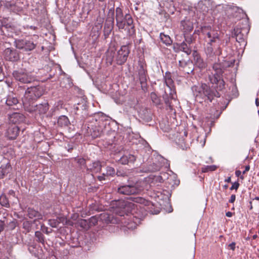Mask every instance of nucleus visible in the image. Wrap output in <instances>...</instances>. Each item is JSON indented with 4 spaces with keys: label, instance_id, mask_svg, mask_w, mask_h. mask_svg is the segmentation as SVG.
I'll list each match as a JSON object with an SVG mask.
<instances>
[{
    "label": "nucleus",
    "instance_id": "nucleus-1",
    "mask_svg": "<svg viewBox=\"0 0 259 259\" xmlns=\"http://www.w3.org/2000/svg\"><path fill=\"white\" fill-rule=\"evenodd\" d=\"M113 205L115 206L114 213L115 214L102 213L99 215L100 221L107 224L125 223L122 217L125 215L127 216L134 208V204L127 200H118L115 201Z\"/></svg>",
    "mask_w": 259,
    "mask_h": 259
},
{
    "label": "nucleus",
    "instance_id": "nucleus-2",
    "mask_svg": "<svg viewBox=\"0 0 259 259\" xmlns=\"http://www.w3.org/2000/svg\"><path fill=\"white\" fill-rule=\"evenodd\" d=\"M201 32L204 36L206 42L204 51L208 58H213L222 54L221 45L222 44L220 34L217 31L212 29L210 26L201 27Z\"/></svg>",
    "mask_w": 259,
    "mask_h": 259
},
{
    "label": "nucleus",
    "instance_id": "nucleus-3",
    "mask_svg": "<svg viewBox=\"0 0 259 259\" xmlns=\"http://www.w3.org/2000/svg\"><path fill=\"white\" fill-rule=\"evenodd\" d=\"M44 92L43 87L39 85L28 88L22 99L25 110L29 113L33 110L32 105L38 98L40 97Z\"/></svg>",
    "mask_w": 259,
    "mask_h": 259
},
{
    "label": "nucleus",
    "instance_id": "nucleus-4",
    "mask_svg": "<svg viewBox=\"0 0 259 259\" xmlns=\"http://www.w3.org/2000/svg\"><path fill=\"white\" fill-rule=\"evenodd\" d=\"M115 14L116 25L118 29L127 30L129 35H134L135 33V29L131 14L126 13L124 15L122 10L120 7L116 8Z\"/></svg>",
    "mask_w": 259,
    "mask_h": 259
},
{
    "label": "nucleus",
    "instance_id": "nucleus-5",
    "mask_svg": "<svg viewBox=\"0 0 259 259\" xmlns=\"http://www.w3.org/2000/svg\"><path fill=\"white\" fill-rule=\"evenodd\" d=\"M143 187L141 185V182L131 183L128 181V184L119 186L117 192L122 195H137L143 191Z\"/></svg>",
    "mask_w": 259,
    "mask_h": 259
},
{
    "label": "nucleus",
    "instance_id": "nucleus-6",
    "mask_svg": "<svg viewBox=\"0 0 259 259\" xmlns=\"http://www.w3.org/2000/svg\"><path fill=\"white\" fill-rule=\"evenodd\" d=\"M212 68L215 72L209 75V80L212 84H216L215 88L218 90L222 91L225 89V82L223 78V71L221 68V65L218 64H215L213 65Z\"/></svg>",
    "mask_w": 259,
    "mask_h": 259
},
{
    "label": "nucleus",
    "instance_id": "nucleus-7",
    "mask_svg": "<svg viewBox=\"0 0 259 259\" xmlns=\"http://www.w3.org/2000/svg\"><path fill=\"white\" fill-rule=\"evenodd\" d=\"M37 45V40L35 39L34 37L16 39L14 41L15 47L24 52L33 51L36 48Z\"/></svg>",
    "mask_w": 259,
    "mask_h": 259
},
{
    "label": "nucleus",
    "instance_id": "nucleus-8",
    "mask_svg": "<svg viewBox=\"0 0 259 259\" xmlns=\"http://www.w3.org/2000/svg\"><path fill=\"white\" fill-rule=\"evenodd\" d=\"M13 76L16 81L23 84L31 83L37 80L35 76L25 69L14 71Z\"/></svg>",
    "mask_w": 259,
    "mask_h": 259
},
{
    "label": "nucleus",
    "instance_id": "nucleus-9",
    "mask_svg": "<svg viewBox=\"0 0 259 259\" xmlns=\"http://www.w3.org/2000/svg\"><path fill=\"white\" fill-rule=\"evenodd\" d=\"M137 71L141 87L142 89H144L147 87V77L148 75L147 64L144 60L140 59L138 61Z\"/></svg>",
    "mask_w": 259,
    "mask_h": 259
},
{
    "label": "nucleus",
    "instance_id": "nucleus-10",
    "mask_svg": "<svg viewBox=\"0 0 259 259\" xmlns=\"http://www.w3.org/2000/svg\"><path fill=\"white\" fill-rule=\"evenodd\" d=\"M114 24V11L110 9L105 22L104 27V35L107 38L112 32Z\"/></svg>",
    "mask_w": 259,
    "mask_h": 259
},
{
    "label": "nucleus",
    "instance_id": "nucleus-11",
    "mask_svg": "<svg viewBox=\"0 0 259 259\" xmlns=\"http://www.w3.org/2000/svg\"><path fill=\"white\" fill-rule=\"evenodd\" d=\"M5 43V47H7L4 52V55L6 60L11 62H15L19 60V52L13 48L8 47L10 46L9 42L6 41Z\"/></svg>",
    "mask_w": 259,
    "mask_h": 259
},
{
    "label": "nucleus",
    "instance_id": "nucleus-12",
    "mask_svg": "<svg viewBox=\"0 0 259 259\" xmlns=\"http://www.w3.org/2000/svg\"><path fill=\"white\" fill-rule=\"evenodd\" d=\"M178 68L180 71L183 72L184 74H194V67L192 61L188 59L185 60L182 59L179 61Z\"/></svg>",
    "mask_w": 259,
    "mask_h": 259
},
{
    "label": "nucleus",
    "instance_id": "nucleus-13",
    "mask_svg": "<svg viewBox=\"0 0 259 259\" xmlns=\"http://www.w3.org/2000/svg\"><path fill=\"white\" fill-rule=\"evenodd\" d=\"M216 84L214 86V89H211L206 83H203L204 91L203 92V96L207 97V100L210 102H212L213 99L216 97L218 98L220 97V94L219 93L218 90L216 88Z\"/></svg>",
    "mask_w": 259,
    "mask_h": 259
},
{
    "label": "nucleus",
    "instance_id": "nucleus-14",
    "mask_svg": "<svg viewBox=\"0 0 259 259\" xmlns=\"http://www.w3.org/2000/svg\"><path fill=\"white\" fill-rule=\"evenodd\" d=\"M130 52V51L127 46L123 45L121 47L120 50L117 52L116 57L117 64L122 65L126 62Z\"/></svg>",
    "mask_w": 259,
    "mask_h": 259
},
{
    "label": "nucleus",
    "instance_id": "nucleus-15",
    "mask_svg": "<svg viewBox=\"0 0 259 259\" xmlns=\"http://www.w3.org/2000/svg\"><path fill=\"white\" fill-rule=\"evenodd\" d=\"M87 131L93 139L100 137L103 133V126L98 124L95 125H91L90 126H88Z\"/></svg>",
    "mask_w": 259,
    "mask_h": 259
},
{
    "label": "nucleus",
    "instance_id": "nucleus-16",
    "mask_svg": "<svg viewBox=\"0 0 259 259\" xmlns=\"http://www.w3.org/2000/svg\"><path fill=\"white\" fill-rule=\"evenodd\" d=\"M19 128L15 124L10 125L7 129L5 136L10 140H15L19 133Z\"/></svg>",
    "mask_w": 259,
    "mask_h": 259
},
{
    "label": "nucleus",
    "instance_id": "nucleus-17",
    "mask_svg": "<svg viewBox=\"0 0 259 259\" xmlns=\"http://www.w3.org/2000/svg\"><path fill=\"white\" fill-rule=\"evenodd\" d=\"M192 55L194 62V66L195 65L196 67L199 69L205 68L206 64L198 52L197 51H193Z\"/></svg>",
    "mask_w": 259,
    "mask_h": 259
},
{
    "label": "nucleus",
    "instance_id": "nucleus-18",
    "mask_svg": "<svg viewBox=\"0 0 259 259\" xmlns=\"http://www.w3.org/2000/svg\"><path fill=\"white\" fill-rule=\"evenodd\" d=\"M87 101L84 99H81L80 101L77 103L76 106L74 107V110L75 111V113L76 114H78L77 113L78 111H82L81 113L82 114V116L84 117L85 116L88 115L87 113Z\"/></svg>",
    "mask_w": 259,
    "mask_h": 259
},
{
    "label": "nucleus",
    "instance_id": "nucleus-19",
    "mask_svg": "<svg viewBox=\"0 0 259 259\" xmlns=\"http://www.w3.org/2000/svg\"><path fill=\"white\" fill-rule=\"evenodd\" d=\"M33 110L32 112H38L40 114H44L47 112L49 109V105L47 102H45L38 105H32Z\"/></svg>",
    "mask_w": 259,
    "mask_h": 259
},
{
    "label": "nucleus",
    "instance_id": "nucleus-20",
    "mask_svg": "<svg viewBox=\"0 0 259 259\" xmlns=\"http://www.w3.org/2000/svg\"><path fill=\"white\" fill-rule=\"evenodd\" d=\"M5 103L9 109H15L16 106L19 103V100L13 94H9L7 96Z\"/></svg>",
    "mask_w": 259,
    "mask_h": 259
},
{
    "label": "nucleus",
    "instance_id": "nucleus-21",
    "mask_svg": "<svg viewBox=\"0 0 259 259\" xmlns=\"http://www.w3.org/2000/svg\"><path fill=\"white\" fill-rule=\"evenodd\" d=\"M9 120L13 124L16 125L17 123L23 122L25 120V116L22 113L15 112L9 115Z\"/></svg>",
    "mask_w": 259,
    "mask_h": 259
},
{
    "label": "nucleus",
    "instance_id": "nucleus-22",
    "mask_svg": "<svg viewBox=\"0 0 259 259\" xmlns=\"http://www.w3.org/2000/svg\"><path fill=\"white\" fill-rule=\"evenodd\" d=\"M11 170L12 167L9 162L2 164L0 166V179L4 178Z\"/></svg>",
    "mask_w": 259,
    "mask_h": 259
},
{
    "label": "nucleus",
    "instance_id": "nucleus-23",
    "mask_svg": "<svg viewBox=\"0 0 259 259\" xmlns=\"http://www.w3.org/2000/svg\"><path fill=\"white\" fill-rule=\"evenodd\" d=\"M232 37H235L236 41L239 42L240 45L245 43L244 36L239 28L234 29Z\"/></svg>",
    "mask_w": 259,
    "mask_h": 259
},
{
    "label": "nucleus",
    "instance_id": "nucleus-24",
    "mask_svg": "<svg viewBox=\"0 0 259 259\" xmlns=\"http://www.w3.org/2000/svg\"><path fill=\"white\" fill-rule=\"evenodd\" d=\"M27 216L30 219L35 218L36 220H41L42 219V215L38 211L35 210L34 208L31 207H28L27 210Z\"/></svg>",
    "mask_w": 259,
    "mask_h": 259
},
{
    "label": "nucleus",
    "instance_id": "nucleus-25",
    "mask_svg": "<svg viewBox=\"0 0 259 259\" xmlns=\"http://www.w3.org/2000/svg\"><path fill=\"white\" fill-rule=\"evenodd\" d=\"M136 159L134 155L128 154L123 155L119 159L120 162L122 164H127L130 163H134Z\"/></svg>",
    "mask_w": 259,
    "mask_h": 259
},
{
    "label": "nucleus",
    "instance_id": "nucleus-26",
    "mask_svg": "<svg viewBox=\"0 0 259 259\" xmlns=\"http://www.w3.org/2000/svg\"><path fill=\"white\" fill-rule=\"evenodd\" d=\"M199 8L204 12H207L211 7L210 0H201L198 3Z\"/></svg>",
    "mask_w": 259,
    "mask_h": 259
},
{
    "label": "nucleus",
    "instance_id": "nucleus-27",
    "mask_svg": "<svg viewBox=\"0 0 259 259\" xmlns=\"http://www.w3.org/2000/svg\"><path fill=\"white\" fill-rule=\"evenodd\" d=\"M203 83L200 86L194 85L192 87L191 90L194 96L196 97H203V92L204 91Z\"/></svg>",
    "mask_w": 259,
    "mask_h": 259
},
{
    "label": "nucleus",
    "instance_id": "nucleus-28",
    "mask_svg": "<svg viewBox=\"0 0 259 259\" xmlns=\"http://www.w3.org/2000/svg\"><path fill=\"white\" fill-rule=\"evenodd\" d=\"M58 125L62 127H68L70 122L68 117L65 115L60 116L58 119Z\"/></svg>",
    "mask_w": 259,
    "mask_h": 259
},
{
    "label": "nucleus",
    "instance_id": "nucleus-29",
    "mask_svg": "<svg viewBox=\"0 0 259 259\" xmlns=\"http://www.w3.org/2000/svg\"><path fill=\"white\" fill-rule=\"evenodd\" d=\"M165 83L171 90L174 87V81L171 78V74L169 71H166L164 76Z\"/></svg>",
    "mask_w": 259,
    "mask_h": 259
},
{
    "label": "nucleus",
    "instance_id": "nucleus-30",
    "mask_svg": "<svg viewBox=\"0 0 259 259\" xmlns=\"http://www.w3.org/2000/svg\"><path fill=\"white\" fill-rule=\"evenodd\" d=\"M102 169V165L99 161L93 162L90 165V167H87V170H90L91 171L97 173L100 172Z\"/></svg>",
    "mask_w": 259,
    "mask_h": 259
},
{
    "label": "nucleus",
    "instance_id": "nucleus-31",
    "mask_svg": "<svg viewBox=\"0 0 259 259\" xmlns=\"http://www.w3.org/2000/svg\"><path fill=\"white\" fill-rule=\"evenodd\" d=\"M161 167V165L159 163L153 162L147 166L145 171L150 172L157 171L160 169Z\"/></svg>",
    "mask_w": 259,
    "mask_h": 259
},
{
    "label": "nucleus",
    "instance_id": "nucleus-32",
    "mask_svg": "<svg viewBox=\"0 0 259 259\" xmlns=\"http://www.w3.org/2000/svg\"><path fill=\"white\" fill-rule=\"evenodd\" d=\"M180 44L182 51L186 53L187 55H190L192 53V46H190L186 44L185 41H183Z\"/></svg>",
    "mask_w": 259,
    "mask_h": 259
},
{
    "label": "nucleus",
    "instance_id": "nucleus-33",
    "mask_svg": "<svg viewBox=\"0 0 259 259\" xmlns=\"http://www.w3.org/2000/svg\"><path fill=\"white\" fill-rule=\"evenodd\" d=\"M160 38L161 41L167 46L170 45L172 42L170 37L168 35H165L164 33H161L160 34Z\"/></svg>",
    "mask_w": 259,
    "mask_h": 259
},
{
    "label": "nucleus",
    "instance_id": "nucleus-34",
    "mask_svg": "<svg viewBox=\"0 0 259 259\" xmlns=\"http://www.w3.org/2000/svg\"><path fill=\"white\" fill-rule=\"evenodd\" d=\"M181 24L185 32H190L193 29V24L190 22L182 21Z\"/></svg>",
    "mask_w": 259,
    "mask_h": 259
},
{
    "label": "nucleus",
    "instance_id": "nucleus-35",
    "mask_svg": "<svg viewBox=\"0 0 259 259\" xmlns=\"http://www.w3.org/2000/svg\"><path fill=\"white\" fill-rule=\"evenodd\" d=\"M78 225L84 229L88 230L90 228L89 220L81 219L78 222Z\"/></svg>",
    "mask_w": 259,
    "mask_h": 259
},
{
    "label": "nucleus",
    "instance_id": "nucleus-36",
    "mask_svg": "<svg viewBox=\"0 0 259 259\" xmlns=\"http://www.w3.org/2000/svg\"><path fill=\"white\" fill-rule=\"evenodd\" d=\"M0 204L6 207H9L10 206L8 199L5 194L0 196Z\"/></svg>",
    "mask_w": 259,
    "mask_h": 259
},
{
    "label": "nucleus",
    "instance_id": "nucleus-37",
    "mask_svg": "<svg viewBox=\"0 0 259 259\" xmlns=\"http://www.w3.org/2000/svg\"><path fill=\"white\" fill-rule=\"evenodd\" d=\"M184 38L185 40L184 41L190 46H191V45L195 41V39L192 35H189L186 33L184 34Z\"/></svg>",
    "mask_w": 259,
    "mask_h": 259
},
{
    "label": "nucleus",
    "instance_id": "nucleus-38",
    "mask_svg": "<svg viewBox=\"0 0 259 259\" xmlns=\"http://www.w3.org/2000/svg\"><path fill=\"white\" fill-rule=\"evenodd\" d=\"M103 23V20L101 18H98L93 29L98 32H99L102 29Z\"/></svg>",
    "mask_w": 259,
    "mask_h": 259
},
{
    "label": "nucleus",
    "instance_id": "nucleus-39",
    "mask_svg": "<svg viewBox=\"0 0 259 259\" xmlns=\"http://www.w3.org/2000/svg\"><path fill=\"white\" fill-rule=\"evenodd\" d=\"M217 166L215 165H207L201 168L202 172H207L208 171H213L217 169Z\"/></svg>",
    "mask_w": 259,
    "mask_h": 259
},
{
    "label": "nucleus",
    "instance_id": "nucleus-40",
    "mask_svg": "<svg viewBox=\"0 0 259 259\" xmlns=\"http://www.w3.org/2000/svg\"><path fill=\"white\" fill-rule=\"evenodd\" d=\"M99 220H100L99 215H94L91 217L89 220L90 227L96 225Z\"/></svg>",
    "mask_w": 259,
    "mask_h": 259
},
{
    "label": "nucleus",
    "instance_id": "nucleus-41",
    "mask_svg": "<svg viewBox=\"0 0 259 259\" xmlns=\"http://www.w3.org/2000/svg\"><path fill=\"white\" fill-rule=\"evenodd\" d=\"M35 236L37 238V241L44 244L45 242V236L40 231L35 232Z\"/></svg>",
    "mask_w": 259,
    "mask_h": 259
},
{
    "label": "nucleus",
    "instance_id": "nucleus-42",
    "mask_svg": "<svg viewBox=\"0 0 259 259\" xmlns=\"http://www.w3.org/2000/svg\"><path fill=\"white\" fill-rule=\"evenodd\" d=\"M1 5H4L7 9H11L14 5L12 3V0H2Z\"/></svg>",
    "mask_w": 259,
    "mask_h": 259
},
{
    "label": "nucleus",
    "instance_id": "nucleus-43",
    "mask_svg": "<svg viewBox=\"0 0 259 259\" xmlns=\"http://www.w3.org/2000/svg\"><path fill=\"white\" fill-rule=\"evenodd\" d=\"M13 28L11 26L8 24L6 25H3L0 28V32L2 35H6V32L8 31L9 30H12Z\"/></svg>",
    "mask_w": 259,
    "mask_h": 259
},
{
    "label": "nucleus",
    "instance_id": "nucleus-44",
    "mask_svg": "<svg viewBox=\"0 0 259 259\" xmlns=\"http://www.w3.org/2000/svg\"><path fill=\"white\" fill-rule=\"evenodd\" d=\"M115 175V170L113 167L109 166L106 167V176L113 177Z\"/></svg>",
    "mask_w": 259,
    "mask_h": 259
},
{
    "label": "nucleus",
    "instance_id": "nucleus-45",
    "mask_svg": "<svg viewBox=\"0 0 259 259\" xmlns=\"http://www.w3.org/2000/svg\"><path fill=\"white\" fill-rule=\"evenodd\" d=\"M60 223L58 219H50L48 221V224L53 228H56Z\"/></svg>",
    "mask_w": 259,
    "mask_h": 259
},
{
    "label": "nucleus",
    "instance_id": "nucleus-46",
    "mask_svg": "<svg viewBox=\"0 0 259 259\" xmlns=\"http://www.w3.org/2000/svg\"><path fill=\"white\" fill-rule=\"evenodd\" d=\"M23 228L27 232H29L31 229V224L28 221H25L23 223Z\"/></svg>",
    "mask_w": 259,
    "mask_h": 259
},
{
    "label": "nucleus",
    "instance_id": "nucleus-47",
    "mask_svg": "<svg viewBox=\"0 0 259 259\" xmlns=\"http://www.w3.org/2000/svg\"><path fill=\"white\" fill-rule=\"evenodd\" d=\"M77 163L81 167H83L84 168H87V166L86 165V161L83 158H79L76 159Z\"/></svg>",
    "mask_w": 259,
    "mask_h": 259
},
{
    "label": "nucleus",
    "instance_id": "nucleus-48",
    "mask_svg": "<svg viewBox=\"0 0 259 259\" xmlns=\"http://www.w3.org/2000/svg\"><path fill=\"white\" fill-rule=\"evenodd\" d=\"M4 214V220H0V233L4 231L5 227V219H6V216L5 215V212H3Z\"/></svg>",
    "mask_w": 259,
    "mask_h": 259
},
{
    "label": "nucleus",
    "instance_id": "nucleus-49",
    "mask_svg": "<svg viewBox=\"0 0 259 259\" xmlns=\"http://www.w3.org/2000/svg\"><path fill=\"white\" fill-rule=\"evenodd\" d=\"M181 47V44L174 43L173 45V50L176 53H179L182 51Z\"/></svg>",
    "mask_w": 259,
    "mask_h": 259
},
{
    "label": "nucleus",
    "instance_id": "nucleus-50",
    "mask_svg": "<svg viewBox=\"0 0 259 259\" xmlns=\"http://www.w3.org/2000/svg\"><path fill=\"white\" fill-rule=\"evenodd\" d=\"M162 176H158L155 178V179L156 181H158L160 183H163L164 182L163 177L165 178L167 177V174L164 173Z\"/></svg>",
    "mask_w": 259,
    "mask_h": 259
},
{
    "label": "nucleus",
    "instance_id": "nucleus-51",
    "mask_svg": "<svg viewBox=\"0 0 259 259\" xmlns=\"http://www.w3.org/2000/svg\"><path fill=\"white\" fill-rule=\"evenodd\" d=\"M130 199L132 200L134 202H137V203H142L143 202L144 199L141 197H130Z\"/></svg>",
    "mask_w": 259,
    "mask_h": 259
},
{
    "label": "nucleus",
    "instance_id": "nucleus-52",
    "mask_svg": "<svg viewBox=\"0 0 259 259\" xmlns=\"http://www.w3.org/2000/svg\"><path fill=\"white\" fill-rule=\"evenodd\" d=\"M17 225V221L15 220L10 222L9 224L8 227L10 230H14Z\"/></svg>",
    "mask_w": 259,
    "mask_h": 259
},
{
    "label": "nucleus",
    "instance_id": "nucleus-53",
    "mask_svg": "<svg viewBox=\"0 0 259 259\" xmlns=\"http://www.w3.org/2000/svg\"><path fill=\"white\" fill-rule=\"evenodd\" d=\"M69 244H70L71 247L74 248L75 247L78 246L79 245V243L78 242V241L77 240H76V242H74V238H73L72 239V240H71Z\"/></svg>",
    "mask_w": 259,
    "mask_h": 259
},
{
    "label": "nucleus",
    "instance_id": "nucleus-54",
    "mask_svg": "<svg viewBox=\"0 0 259 259\" xmlns=\"http://www.w3.org/2000/svg\"><path fill=\"white\" fill-rule=\"evenodd\" d=\"M239 185L240 184L238 182H235L232 184V185L230 188V190H232L235 189V190H237L238 189Z\"/></svg>",
    "mask_w": 259,
    "mask_h": 259
},
{
    "label": "nucleus",
    "instance_id": "nucleus-55",
    "mask_svg": "<svg viewBox=\"0 0 259 259\" xmlns=\"http://www.w3.org/2000/svg\"><path fill=\"white\" fill-rule=\"evenodd\" d=\"M151 97L153 102L158 104L159 102V99L157 98V96L154 93H151Z\"/></svg>",
    "mask_w": 259,
    "mask_h": 259
},
{
    "label": "nucleus",
    "instance_id": "nucleus-56",
    "mask_svg": "<svg viewBox=\"0 0 259 259\" xmlns=\"http://www.w3.org/2000/svg\"><path fill=\"white\" fill-rule=\"evenodd\" d=\"M106 177H108V176L106 175V173H103L101 176H98L97 179L100 181H105L106 180Z\"/></svg>",
    "mask_w": 259,
    "mask_h": 259
},
{
    "label": "nucleus",
    "instance_id": "nucleus-57",
    "mask_svg": "<svg viewBox=\"0 0 259 259\" xmlns=\"http://www.w3.org/2000/svg\"><path fill=\"white\" fill-rule=\"evenodd\" d=\"M235 175L237 177H240V178L242 180L244 179V177L241 175V171L239 170H236Z\"/></svg>",
    "mask_w": 259,
    "mask_h": 259
},
{
    "label": "nucleus",
    "instance_id": "nucleus-58",
    "mask_svg": "<svg viewBox=\"0 0 259 259\" xmlns=\"http://www.w3.org/2000/svg\"><path fill=\"white\" fill-rule=\"evenodd\" d=\"M235 245H236L235 242H232L231 243H230V244H229L228 245V247L230 249H231V250L234 251L235 249Z\"/></svg>",
    "mask_w": 259,
    "mask_h": 259
},
{
    "label": "nucleus",
    "instance_id": "nucleus-59",
    "mask_svg": "<svg viewBox=\"0 0 259 259\" xmlns=\"http://www.w3.org/2000/svg\"><path fill=\"white\" fill-rule=\"evenodd\" d=\"M235 199L236 195L235 194H232L230 197V199L229 200V202L232 203L235 201Z\"/></svg>",
    "mask_w": 259,
    "mask_h": 259
},
{
    "label": "nucleus",
    "instance_id": "nucleus-60",
    "mask_svg": "<svg viewBox=\"0 0 259 259\" xmlns=\"http://www.w3.org/2000/svg\"><path fill=\"white\" fill-rule=\"evenodd\" d=\"M115 175H116L117 176H121V177H124L125 176L124 173H123L122 172L117 170V172H115Z\"/></svg>",
    "mask_w": 259,
    "mask_h": 259
},
{
    "label": "nucleus",
    "instance_id": "nucleus-61",
    "mask_svg": "<svg viewBox=\"0 0 259 259\" xmlns=\"http://www.w3.org/2000/svg\"><path fill=\"white\" fill-rule=\"evenodd\" d=\"M250 169V166L247 165L245 166V170L243 171L242 174H245L247 171H249Z\"/></svg>",
    "mask_w": 259,
    "mask_h": 259
},
{
    "label": "nucleus",
    "instance_id": "nucleus-62",
    "mask_svg": "<svg viewBox=\"0 0 259 259\" xmlns=\"http://www.w3.org/2000/svg\"><path fill=\"white\" fill-rule=\"evenodd\" d=\"M160 125L161 128L164 132H168L169 131V127L168 126H167L165 127H163L162 124H160Z\"/></svg>",
    "mask_w": 259,
    "mask_h": 259
},
{
    "label": "nucleus",
    "instance_id": "nucleus-63",
    "mask_svg": "<svg viewBox=\"0 0 259 259\" xmlns=\"http://www.w3.org/2000/svg\"><path fill=\"white\" fill-rule=\"evenodd\" d=\"M4 76L3 75V69L1 66H0V81H2L3 79Z\"/></svg>",
    "mask_w": 259,
    "mask_h": 259
},
{
    "label": "nucleus",
    "instance_id": "nucleus-64",
    "mask_svg": "<svg viewBox=\"0 0 259 259\" xmlns=\"http://www.w3.org/2000/svg\"><path fill=\"white\" fill-rule=\"evenodd\" d=\"M226 215L228 217H231L233 215V213L230 211H228L226 213Z\"/></svg>",
    "mask_w": 259,
    "mask_h": 259
}]
</instances>
